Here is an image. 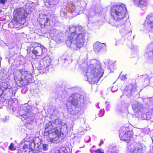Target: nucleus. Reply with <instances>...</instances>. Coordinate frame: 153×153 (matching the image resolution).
Segmentation results:
<instances>
[{"mask_svg": "<svg viewBox=\"0 0 153 153\" xmlns=\"http://www.w3.org/2000/svg\"><path fill=\"white\" fill-rule=\"evenodd\" d=\"M127 78L126 75H122L121 76V80L124 81Z\"/></svg>", "mask_w": 153, "mask_h": 153, "instance_id": "nucleus-28", "label": "nucleus"}, {"mask_svg": "<svg viewBox=\"0 0 153 153\" xmlns=\"http://www.w3.org/2000/svg\"><path fill=\"white\" fill-rule=\"evenodd\" d=\"M147 50V54L149 57L153 56V43H151L148 46Z\"/></svg>", "mask_w": 153, "mask_h": 153, "instance_id": "nucleus-16", "label": "nucleus"}, {"mask_svg": "<svg viewBox=\"0 0 153 153\" xmlns=\"http://www.w3.org/2000/svg\"><path fill=\"white\" fill-rule=\"evenodd\" d=\"M19 77L15 76L14 79L17 85L19 87H25L32 80L33 76L31 73L23 69L19 70Z\"/></svg>", "mask_w": 153, "mask_h": 153, "instance_id": "nucleus-5", "label": "nucleus"}, {"mask_svg": "<svg viewBox=\"0 0 153 153\" xmlns=\"http://www.w3.org/2000/svg\"><path fill=\"white\" fill-rule=\"evenodd\" d=\"M29 13L23 7L14 9L13 13V17L11 21L13 27L17 28V26L21 25L26 22Z\"/></svg>", "mask_w": 153, "mask_h": 153, "instance_id": "nucleus-3", "label": "nucleus"}, {"mask_svg": "<svg viewBox=\"0 0 153 153\" xmlns=\"http://www.w3.org/2000/svg\"><path fill=\"white\" fill-rule=\"evenodd\" d=\"M65 149L63 148H61L58 150L59 153H66L65 152Z\"/></svg>", "mask_w": 153, "mask_h": 153, "instance_id": "nucleus-25", "label": "nucleus"}, {"mask_svg": "<svg viewBox=\"0 0 153 153\" xmlns=\"http://www.w3.org/2000/svg\"><path fill=\"white\" fill-rule=\"evenodd\" d=\"M2 93V90L0 88V102H3L5 100V99L4 98L1 96Z\"/></svg>", "mask_w": 153, "mask_h": 153, "instance_id": "nucleus-22", "label": "nucleus"}, {"mask_svg": "<svg viewBox=\"0 0 153 153\" xmlns=\"http://www.w3.org/2000/svg\"><path fill=\"white\" fill-rule=\"evenodd\" d=\"M0 1V2L1 3H3L4 4L5 2V1Z\"/></svg>", "mask_w": 153, "mask_h": 153, "instance_id": "nucleus-29", "label": "nucleus"}, {"mask_svg": "<svg viewBox=\"0 0 153 153\" xmlns=\"http://www.w3.org/2000/svg\"><path fill=\"white\" fill-rule=\"evenodd\" d=\"M133 128L131 125H126L120 128L119 130V136L121 140L127 143L131 142L134 135Z\"/></svg>", "mask_w": 153, "mask_h": 153, "instance_id": "nucleus-6", "label": "nucleus"}, {"mask_svg": "<svg viewBox=\"0 0 153 153\" xmlns=\"http://www.w3.org/2000/svg\"><path fill=\"white\" fill-rule=\"evenodd\" d=\"M126 5L120 3L112 6L110 10V15L115 21L118 22L124 19L127 12Z\"/></svg>", "mask_w": 153, "mask_h": 153, "instance_id": "nucleus-4", "label": "nucleus"}, {"mask_svg": "<svg viewBox=\"0 0 153 153\" xmlns=\"http://www.w3.org/2000/svg\"><path fill=\"white\" fill-rule=\"evenodd\" d=\"M62 124L57 123V120H55L46 124L45 133L48 134V141L52 143L59 142L61 132Z\"/></svg>", "mask_w": 153, "mask_h": 153, "instance_id": "nucleus-2", "label": "nucleus"}, {"mask_svg": "<svg viewBox=\"0 0 153 153\" xmlns=\"http://www.w3.org/2000/svg\"><path fill=\"white\" fill-rule=\"evenodd\" d=\"M8 149L12 151H13L16 150V148L14 146L13 143H11L9 146Z\"/></svg>", "mask_w": 153, "mask_h": 153, "instance_id": "nucleus-20", "label": "nucleus"}, {"mask_svg": "<svg viewBox=\"0 0 153 153\" xmlns=\"http://www.w3.org/2000/svg\"><path fill=\"white\" fill-rule=\"evenodd\" d=\"M72 99L71 98L69 99V100L67 101L66 103V106L67 107H69L70 104H71L73 107H79V101L78 99L76 98H72Z\"/></svg>", "mask_w": 153, "mask_h": 153, "instance_id": "nucleus-13", "label": "nucleus"}, {"mask_svg": "<svg viewBox=\"0 0 153 153\" xmlns=\"http://www.w3.org/2000/svg\"><path fill=\"white\" fill-rule=\"evenodd\" d=\"M49 1H46L45 2V4L46 5H47L48 4H48V3H49Z\"/></svg>", "mask_w": 153, "mask_h": 153, "instance_id": "nucleus-30", "label": "nucleus"}, {"mask_svg": "<svg viewBox=\"0 0 153 153\" xmlns=\"http://www.w3.org/2000/svg\"><path fill=\"white\" fill-rule=\"evenodd\" d=\"M71 105L70 107H67L68 111L71 115H75L78 114L80 110L79 107H72Z\"/></svg>", "mask_w": 153, "mask_h": 153, "instance_id": "nucleus-14", "label": "nucleus"}, {"mask_svg": "<svg viewBox=\"0 0 153 153\" xmlns=\"http://www.w3.org/2000/svg\"><path fill=\"white\" fill-rule=\"evenodd\" d=\"M145 4V2L144 1H139L136 3L137 6L140 7L143 6Z\"/></svg>", "mask_w": 153, "mask_h": 153, "instance_id": "nucleus-21", "label": "nucleus"}, {"mask_svg": "<svg viewBox=\"0 0 153 153\" xmlns=\"http://www.w3.org/2000/svg\"><path fill=\"white\" fill-rule=\"evenodd\" d=\"M67 7H68L69 8H70V5L69 4L67 5Z\"/></svg>", "mask_w": 153, "mask_h": 153, "instance_id": "nucleus-31", "label": "nucleus"}, {"mask_svg": "<svg viewBox=\"0 0 153 153\" xmlns=\"http://www.w3.org/2000/svg\"><path fill=\"white\" fill-rule=\"evenodd\" d=\"M114 147L110 146L108 147L107 149V152L108 153H112L114 152V150L113 149Z\"/></svg>", "mask_w": 153, "mask_h": 153, "instance_id": "nucleus-23", "label": "nucleus"}, {"mask_svg": "<svg viewBox=\"0 0 153 153\" xmlns=\"http://www.w3.org/2000/svg\"><path fill=\"white\" fill-rule=\"evenodd\" d=\"M0 88L2 90H4L8 88V85L5 82H1L0 84Z\"/></svg>", "mask_w": 153, "mask_h": 153, "instance_id": "nucleus-18", "label": "nucleus"}, {"mask_svg": "<svg viewBox=\"0 0 153 153\" xmlns=\"http://www.w3.org/2000/svg\"><path fill=\"white\" fill-rule=\"evenodd\" d=\"M39 22L41 28L46 25L49 21L50 17L47 14H43L39 16Z\"/></svg>", "mask_w": 153, "mask_h": 153, "instance_id": "nucleus-11", "label": "nucleus"}, {"mask_svg": "<svg viewBox=\"0 0 153 153\" xmlns=\"http://www.w3.org/2000/svg\"><path fill=\"white\" fill-rule=\"evenodd\" d=\"M148 31H149V32H151V31L150 30H148Z\"/></svg>", "mask_w": 153, "mask_h": 153, "instance_id": "nucleus-34", "label": "nucleus"}, {"mask_svg": "<svg viewBox=\"0 0 153 153\" xmlns=\"http://www.w3.org/2000/svg\"><path fill=\"white\" fill-rule=\"evenodd\" d=\"M31 46L33 48L32 53L33 55H32L31 57L33 59L41 56L43 54V50L46 49L44 46L37 42L32 43L31 44Z\"/></svg>", "mask_w": 153, "mask_h": 153, "instance_id": "nucleus-7", "label": "nucleus"}, {"mask_svg": "<svg viewBox=\"0 0 153 153\" xmlns=\"http://www.w3.org/2000/svg\"><path fill=\"white\" fill-rule=\"evenodd\" d=\"M48 145L46 144H43L42 145V148L43 150L45 151H46L48 150Z\"/></svg>", "mask_w": 153, "mask_h": 153, "instance_id": "nucleus-26", "label": "nucleus"}, {"mask_svg": "<svg viewBox=\"0 0 153 153\" xmlns=\"http://www.w3.org/2000/svg\"><path fill=\"white\" fill-rule=\"evenodd\" d=\"M146 119L147 120H149L153 117V115L149 111L147 112L146 114Z\"/></svg>", "mask_w": 153, "mask_h": 153, "instance_id": "nucleus-19", "label": "nucleus"}, {"mask_svg": "<svg viewBox=\"0 0 153 153\" xmlns=\"http://www.w3.org/2000/svg\"><path fill=\"white\" fill-rule=\"evenodd\" d=\"M131 87V91H132L136 89V85L134 84H131L130 85Z\"/></svg>", "mask_w": 153, "mask_h": 153, "instance_id": "nucleus-24", "label": "nucleus"}, {"mask_svg": "<svg viewBox=\"0 0 153 153\" xmlns=\"http://www.w3.org/2000/svg\"><path fill=\"white\" fill-rule=\"evenodd\" d=\"M95 153H104V152L100 149H98L95 150Z\"/></svg>", "mask_w": 153, "mask_h": 153, "instance_id": "nucleus-27", "label": "nucleus"}, {"mask_svg": "<svg viewBox=\"0 0 153 153\" xmlns=\"http://www.w3.org/2000/svg\"><path fill=\"white\" fill-rule=\"evenodd\" d=\"M131 106L133 110L136 113L140 112L143 108V105L138 102L132 104Z\"/></svg>", "mask_w": 153, "mask_h": 153, "instance_id": "nucleus-12", "label": "nucleus"}, {"mask_svg": "<svg viewBox=\"0 0 153 153\" xmlns=\"http://www.w3.org/2000/svg\"><path fill=\"white\" fill-rule=\"evenodd\" d=\"M87 71L86 73H89L92 78L96 79H99L103 75L102 73L96 68L95 64L90 65L88 68Z\"/></svg>", "mask_w": 153, "mask_h": 153, "instance_id": "nucleus-8", "label": "nucleus"}, {"mask_svg": "<svg viewBox=\"0 0 153 153\" xmlns=\"http://www.w3.org/2000/svg\"><path fill=\"white\" fill-rule=\"evenodd\" d=\"M29 118V117H26L25 118V119H26V118Z\"/></svg>", "mask_w": 153, "mask_h": 153, "instance_id": "nucleus-33", "label": "nucleus"}, {"mask_svg": "<svg viewBox=\"0 0 153 153\" xmlns=\"http://www.w3.org/2000/svg\"><path fill=\"white\" fill-rule=\"evenodd\" d=\"M72 28L73 31L68 35L66 44L68 47H70L73 41H75L74 45L76 50H79L84 45L85 32L84 29L80 26H76Z\"/></svg>", "mask_w": 153, "mask_h": 153, "instance_id": "nucleus-1", "label": "nucleus"}, {"mask_svg": "<svg viewBox=\"0 0 153 153\" xmlns=\"http://www.w3.org/2000/svg\"><path fill=\"white\" fill-rule=\"evenodd\" d=\"M104 44L97 42L93 45V49L95 52H99L103 48Z\"/></svg>", "mask_w": 153, "mask_h": 153, "instance_id": "nucleus-15", "label": "nucleus"}, {"mask_svg": "<svg viewBox=\"0 0 153 153\" xmlns=\"http://www.w3.org/2000/svg\"><path fill=\"white\" fill-rule=\"evenodd\" d=\"M30 144V143H29ZM29 144L24 143L23 144V146H22L20 149V151L22 152H25L27 151H29V149H32L29 146Z\"/></svg>", "mask_w": 153, "mask_h": 153, "instance_id": "nucleus-17", "label": "nucleus"}, {"mask_svg": "<svg viewBox=\"0 0 153 153\" xmlns=\"http://www.w3.org/2000/svg\"><path fill=\"white\" fill-rule=\"evenodd\" d=\"M42 64H40L39 67V70H43L42 72L45 71L47 68L51 64V60L48 56H46L42 59Z\"/></svg>", "mask_w": 153, "mask_h": 153, "instance_id": "nucleus-9", "label": "nucleus"}, {"mask_svg": "<svg viewBox=\"0 0 153 153\" xmlns=\"http://www.w3.org/2000/svg\"><path fill=\"white\" fill-rule=\"evenodd\" d=\"M143 24L145 26L153 29V13H150L146 16Z\"/></svg>", "mask_w": 153, "mask_h": 153, "instance_id": "nucleus-10", "label": "nucleus"}, {"mask_svg": "<svg viewBox=\"0 0 153 153\" xmlns=\"http://www.w3.org/2000/svg\"><path fill=\"white\" fill-rule=\"evenodd\" d=\"M105 103H108V102L106 101V102H105Z\"/></svg>", "mask_w": 153, "mask_h": 153, "instance_id": "nucleus-32", "label": "nucleus"}]
</instances>
